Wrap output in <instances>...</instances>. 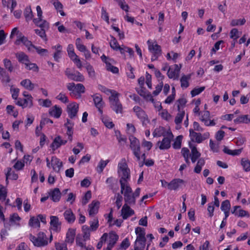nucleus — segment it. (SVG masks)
Returning a JSON list of instances; mask_svg holds the SVG:
<instances>
[{"mask_svg": "<svg viewBox=\"0 0 250 250\" xmlns=\"http://www.w3.org/2000/svg\"><path fill=\"white\" fill-rule=\"evenodd\" d=\"M232 214L238 217H245L247 216L249 217L250 215L248 211L241 209V207L236 206L233 207V210L231 211Z\"/></svg>", "mask_w": 250, "mask_h": 250, "instance_id": "obj_32", "label": "nucleus"}, {"mask_svg": "<svg viewBox=\"0 0 250 250\" xmlns=\"http://www.w3.org/2000/svg\"><path fill=\"white\" fill-rule=\"evenodd\" d=\"M189 135L191 139L198 143H201L206 138H203L201 134L194 132L192 129L189 130Z\"/></svg>", "mask_w": 250, "mask_h": 250, "instance_id": "obj_35", "label": "nucleus"}, {"mask_svg": "<svg viewBox=\"0 0 250 250\" xmlns=\"http://www.w3.org/2000/svg\"><path fill=\"white\" fill-rule=\"evenodd\" d=\"M10 92L12 94V98L18 101V99H19L18 96L20 93V89L18 88H14L13 86H12L10 88Z\"/></svg>", "mask_w": 250, "mask_h": 250, "instance_id": "obj_61", "label": "nucleus"}, {"mask_svg": "<svg viewBox=\"0 0 250 250\" xmlns=\"http://www.w3.org/2000/svg\"><path fill=\"white\" fill-rule=\"evenodd\" d=\"M33 97L31 95L28 98H25L24 99L19 98L17 101L16 104L22 107V108H31L33 104Z\"/></svg>", "mask_w": 250, "mask_h": 250, "instance_id": "obj_15", "label": "nucleus"}, {"mask_svg": "<svg viewBox=\"0 0 250 250\" xmlns=\"http://www.w3.org/2000/svg\"><path fill=\"white\" fill-rule=\"evenodd\" d=\"M23 14L26 21L28 22L33 19V14L30 6L25 7Z\"/></svg>", "mask_w": 250, "mask_h": 250, "instance_id": "obj_38", "label": "nucleus"}, {"mask_svg": "<svg viewBox=\"0 0 250 250\" xmlns=\"http://www.w3.org/2000/svg\"><path fill=\"white\" fill-rule=\"evenodd\" d=\"M89 224L90 225L89 228L91 229L92 231L97 230L99 227L98 218L97 217H94L92 220L89 221Z\"/></svg>", "mask_w": 250, "mask_h": 250, "instance_id": "obj_44", "label": "nucleus"}, {"mask_svg": "<svg viewBox=\"0 0 250 250\" xmlns=\"http://www.w3.org/2000/svg\"><path fill=\"white\" fill-rule=\"evenodd\" d=\"M68 91H70V94L76 97V98L81 97L82 94L85 91V88L82 83L75 84L74 83H69L66 85Z\"/></svg>", "mask_w": 250, "mask_h": 250, "instance_id": "obj_2", "label": "nucleus"}, {"mask_svg": "<svg viewBox=\"0 0 250 250\" xmlns=\"http://www.w3.org/2000/svg\"><path fill=\"white\" fill-rule=\"evenodd\" d=\"M63 216L66 221L69 224H73L76 219L75 214L70 208L64 211Z\"/></svg>", "mask_w": 250, "mask_h": 250, "instance_id": "obj_29", "label": "nucleus"}, {"mask_svg": "<svg viewBox=\"0 0 250 250\" xmlns=\"http://www.w3.org/2000/svg\"><path fill=\"white\" fill-rule=\"evenodd\" d=\"M61 192L58 188H55L49 192L51 199L54 202H58L61 197Z\"/></svg>", "mask_w": 250, "mask_h": 250, "instance_id": "obj_28", "label": "nucleus"}, {"mask_svg": "<svg viewBox=\"0 0 250 250\" xmlns=\"http://www.w3.org/2000/svg\"><path fill=\"white\" fill-rule=\"evenodd\" d=\"M148 45V49L152 53L161 54V47L156 42L151 43L150 40L147 42Z\"/></svg>", "mask_w": 250, "mask_h": 250, "instance_id": "obj_33", "label": "nucleus"}, {"mask_svg": "<svg viewBox=\"0 0 250 250\" xmlns=\"http://www.w3.org/2000/svg\"><path fill=\"white\" fill-rule=\"evenodd\" d=\"M79 111V104L74 102L70 104L67 105V112L68 117L71 119H73L77 116V113Z\"/></svg>", "mask_w": 250, "mask_h": 250, "instance_id": "obj_16", "label": "nucleus"}, {"mask_svg": "<svg viewBox=\"0 0 250 250\" xmlns=\"http://www.w3.org/2000/svg\"><path fill=\"white\" fill-rule=\"evenodd\" d=\"M16 57L20 63L26 64V63L29 62V57L23 52H19L16 54Z\"/></svg>", "mask_w": 250, "mask_h": 250, "instance_id": "obj_34", "label": "nucleus"}, {"mask_svg": "<svg viewBox=\"0 0 250 250\" xmlns=\"http://www.w3.org/2000/svg\"><path fill=\"white\" fill-rule=\"evenodd\" d=\"M135 232L137 235V239H146L145 237V229L141 227H137L135 229Z\"/></svg>", "mask_w": 250, "mask_h": 250, "instance_id": "obj_47", "label": "nucleus"}, {"mask_svg": "<svg viewBox=\"0 0 250 250\" xmlns=\"http://www.w3.org/2000/svg\"><path fill=\"white\" fill-rule=\"evenodd\" d=\"M29 239L35 247H42L45 246L48 244L46 235L43 232H39L37 234V236L30 234L29 235Z\"/></svg>", "mask_w": 250, "mask_h": 250, "instance_id": "obj_3", "label": "nucleus"}, {"mask_svg": "<svg viewBox=\"0 0 250 250\" xmlns=\"http://www.w3.org/2000/svg\"><path fill=\"white\" fill-rule=\"evenodd\" d=\"M67 52L70 59H72L73 57L76 56V54L74 51V46L72 44H69L67 47Z\"/></svg>", "mask_w": 250, "mask_h": 250, "instance_id": "obj_59", "label": "nucleus"}, {"mask_svg": "<svg viewBox=\"0 0 250 250\" xmlns=\"http://www.w3.org/2000/svg\"><path fill=\"white\" fill-rule=\"evenodd\" d=\"M183 137L182 135H179L176 138L173 144V147L175 149H179L181 146V142Z\"/></svg>", "mask_w": 250, "mask_h": 250, "instance_id": "obj_63", "label": "nucleus"}, {"mask_svg": "<svg viewBox=\"0 0 250 250\" xmlns=\"http://www.w3.org/2000/svg\"><path fill=\"white\" fill-rule=\"evenodd\" d=\"M20 84L25 89L29 91H32L35 87V84L28 79H26L21 81L20 83Z\"/></svg>", "mask_w": 250, "mask_h": 250, "instance_id": "obj_37", "label": "nucleus"}, {"mask_svg": "<svg viewBox=\"0 0 250 250\" xmlns=\"http://www.w3.org/2000/svg\"><path fill=\"white\" fill-rule=\"evenodd\" d=\"M100 202L98 200H93L88 205V212L90 217H94L99 211Z\"/></svg>", "mask_w": 250, "mask_h": 250, "instance_id": "obj_14", "label": "nucleus"}, {"mask_svg": "<svg viewBox=\"0 0 250 250\" xmlns=\"http://www.w3.org/2000/svg\"><path fill=\"white\" fill-rule=\"evenodd\" d=\"M110 46L111 48L114 50L119 51L121 54H124L125 49L120 46L117 40L112 36H110Z\"/></svg>", "mask_w": 250, "mask_h": 250, "instance_id": "obj_31", "label": "nucleus"}, {"mask_svg": "<svg viewBox=\"0 0 250 250\" xmlns=\"http://www.w3.org/2000/svg\"><path fill=\"white\" fill-rule=\"evenodd\" d=\"M129 140L130 141V147L137 160L139 161L141 159L140 144L139 141L133 136H130L129 137Z\"/></svg>", "mask_w": 250, "mask_h": 250, "instance_id": "obj_6", "label": "nucleus"}, {"mask_svg": "<svg viewBox=\"0 0 250 250\" xmlns=\"http://www.w3.org/2000/svg\"><path fill=\"white\" fill-rule=\"evenodd\" d=\"M117 172L121 177L120 182L121 187V193L125 196V158H122L118 165Z\"/></svg>", "mask_w": 250, "mask_h": 250, "instance_id": "obj_5", "label": "nucleus"}, {"mask_svg": "<svg viewBox=\"0 0 250 250\" xmlns=\"http://www.w3.org/2000/svg\"><path fill=\"white\" fill-rule=\"evenodd\" d=\"M190 148L191 149V154H190L191 160L193 163H194L198 159L200 158L201 153L197 150L196 146L190 145Z\"/></svg>", "mask_w": 250, "mask_h": 250, "instance_id": "obj_36", "label": "nucleus"}, {"mask_svg": "<svg viewBox=\"0 0 250 250\" xmlns=\"http://www.w3.org/2000/svg\"><path fill=\"white\" fill-rule=\"evenodd\" d=\"M51 166L53 170L57 172H59L62 167V162L56 156H52L51 158Z\"/></svg>", "mask_w": 250, "mask_h": 250, "instance_id": "obj_23", "label": "nucleus"}, {"mask_svg": "<svg viewBox=\"0 0 250 250\" xmlns=\"http://www.w3.org/2000/svg\"><path fill=\"white\" fill-rule=\"evenodd\" d=\"M57 47V50H56L53 55V58L54 60L59 62V59L62 57V46L61 45H59Z\"/></svg>", "mask_w": 250, "mask_h": 250, "instance_id": "obj_53", "label": "nucleus"}, {"mask_svg": "<svg viewBox=\"0 0 250 250\" xmlns=\"http://www.w3.org/2000/svg\"><path fill=\"white\" fill-rule=\"evenodd\" d=\"M179 112L177 113L174 120V122L176 125V128L179 129L181 128L180 124L182 123L185 115V111L180 110L179 105L178 106Z\"/></svg>", "mask_w": 250, "mask_h": 250, "instance_id": "obj_25", "label": "nucleus"}, {"mask_svg": "<svg viewBox=\"0 0 250 250\" xmlns=\"http://www.w3.org/2000/svg\"><path fill=\"white\" fill-rule=\"evenodd\" d=\"M101 60L103 62L106 64V68L107 71H110L113 73L116 74L119 72V69L118 67L112 65L110 62L107 61L108 58L104 54L101 57Z\"/></svg>", "mask_w": 250, "mask_h": 250, "instance_id": "obj_21", "label": "nucleus"}, {"mask_svg": "<svg viewBox=\"0 0 250 250\" xmlns=\"http://www.w3.org/2000/svg\"><path fill=\"white\" fill-rule=\"evenodd\" d=\"M75 45L77 49L81 52L85 51L86 49V47L83 44L82 41L80 38L76 39Z\"/></svg>", "mask_w": 250, "mask_h": 250, "instance_id": "obj_50", "label": "nucleus"}, {"mask_svg": "<svg viewBox=\"0 0 250 250\" xmlns=\"http://www.w3.org/2000/svg\"><path fill=\"white\" fill-rule=\"evenodd\" d=\"M74 123L67 118L66 122L64 124V126L66 129V134L68 137V140L71 142L73 139Z\"/></svg>", "mask_w": 250, "mask_h": 250, "instance_id": "obj_10", "label": "nucleus"}, {"mask_svg": "<svg viewBox=\"0 0 250 250\" xmlns=\"http://www.w3.org/2000/svg\"><path fill=\"white\" fill-rule=\"evenodd\" d=\"M180 67L178 64H174L173 68L169 67L167 72V75L169 79L177 80L179 77Z\"/></svg>", "mask_w": 250, "mask_h": 250, "instance_id": "obj_18", "label": "nucleus"}, {"mask_svg": "<svg viewBox=\"0 0 250 250\" xmlns=\"http://www.w3.org/2000/svg\"><path fill=\"white\" fill-rule=\"evenodd\" d=\"M243 169L246 171H250V161L245 158H242L241 162Z\"/></svg>", "mask_w": 250, "mask_h": 250, "instance_id": "obj_58", "label": "nucleus"}, {"mask_svg": "<svg viewBox=\"0 0 250 250\" xmlns=\"http://www.w3.org/2000/svg\"><path fill=\"white\" fill-rule=\"evenodd\" d=\"M88 76L90 78H94L95 77V71L92 65L89 62H86L85 66Z\"/></svg>", "mask_w": 250, "mask_h": 250, "instance_id": "obj_51", "label": "nucleus"}, {"mask_svg": "<svg viewBox=\"0 0 250 250\" xmlns=\"http://www.w3.org/2000/svg\"><path fill=\"white\" fill-rule=\"evenodd\" d=\"M67 143V140L62 139L60 135H58L54 138L50 147L54 151L60 148L62 146L65 145Z\"/></svg>", "mask_w": 250, "mask_h": 250, "instance_id": "obj_13", "label": "nucleus"}, {"mask_svg": "<svg viewBox=\"0 0 250 250\" xmlns=\"http://www.w3.org/2000/svg\"><path fill=\"white\" fill-rule=\"evenodd\" d=\"M101 119L102 122L107 128L111 129L114 127V125L111 121V120L107 117L104 116L103 114L101 115Z\"/></svg>", "mask_w": 250, "mask_h": 250, "instance_id": "obj_39", "label": "nucleus"}, {"mask_svg": "<svg viewBox=\"0 0 250 250\" xmlns=\"http://www.w3.org/2000/svg\"><path fill=\"white\" fill-rule=\"evenodd\" d=\"M62 113V108L55 105L50 108L49 110V114L55 118H59L60 117Z\"/></svg>", "mask_w": 250, "mask_h": 250, "instance_id": "obj_26", "label": "nucleus"}, {"mask_svg": "<svg viewBox=\"0 0 250 250\" xmlns=\"http://www.w3.org/2000/svg\"><path fill=\"white\" fill-rule=\"evenodd\" d=\"M75 235L76 229L69 228L66 233L65 242L67 244H72L74 243Z\"/></svg>", "mask_w": 250, "mask_h": 250, "instance_id": "obj_22", "label": "nucleus"}, {"mask_svg": "<svg viewBox=\"0 0 250 250\" xmlns=\"http://www.w3.org/2000/svg\"><path fill=\"white\" fill-rule=\"evenodd\" d=\"M35 33L38 35L41 38H42L43 41L46 42L47 41V38L46 34V31L44 30V29H36L34 30Z\"/></svg>", "mask_w": 250, "mask_h": 250, "instance_id": "obj_55", "label": "nucleus"}, {"mask_svg": "<svg viewBox=\"0 0 250 250\" xmlns=\"http://www.w3.org/2000/svg\"><path fill=\"white\" fill-rule=\"evenodd\" d=\"M33 21L37 26L41 28L40 29H44V30L46 31L49 29V23L45 20L43 19H33Z\"/></svg>", "mask_w": 250, "mask_h": 250, "instance_id": "obj_19", "label": "nucleus"}, {"mask_svg": "<svg viewBox=\"0 0 250 250\" xmlns=\"http://www.w3.org/2000/svg\"><path fill=\"white\" fill-rule=\"evenodd\" d=\"M191 78V74L183 75L181 79V86L182 88H186L189 86L188 81Z\"/></svg>", "mask_w": 250, "mask_h": 250, "instance_id": "obj_40", "label": "nucleus"}, {"mask_svg": "<svg viewBox=\"0 0 250 250\" xmlns=\"http://www.w3.org/2000/svg\"><path fill=\"white\" fill-rule=\"evenodd\" d=\"M21 220V217L17 213H14L11 214L9 218V221L12 225H15L18 226H20V224L19 223H17V222H20Z\"/></svg>", "mask_w": 250, "mask_h": 250, "instance_id": "obj_46", "label": "nucleus"}, {"mask_svg": "<svg viewBox=\"0 0 250 250\" xmlns=\"http://www.w3.org/2000/svg\"><path fill=\"white\" fill-rule=\"evenodd\" d=\"M50 229L54 232L58 233L61 230L62 223L57 216L51 215L50 216Z\"/></svg>", "mask_w": 250, "mask_h": 250, "instance_id": "obj_9", "label": "nucleus"}, {"mask_svg": "<svg viewBox=\"0 0 250 250\" xmlns=\"http://www.w3.org/2000/svg\"><path fill=\"white\" fill-rule=\"evenodd\" d=\"M21 43L25 45L28 51H31L32 48L35 47V45L30 41L28 40L27 37L22 35L21 33H20L14 43L17 45H19Z\"/></svg>", "mask_w": 250, "mask_h": 250, "instance_id": "obj_8", "label": "nucleus"}, {"mask_svg": "<svg viewBox=\"0 0 250 250\" xmlns=\"http://www.w3.org/2000/svg\"><path fill=\"white\" fill-rule=\"evenodd\" d=\"M173 136L171 133H168L167 137L164 136L163 140L157 143L158 147L160 149H167L170 147L171 140Z\"/></svg>", "mask_w": 250, "mask_h": 250, "instance_id": "obj_12", "label": "nucleus"}, {"mask_svg": "<svg viewBox=\"0 0 250 250\" xmlns=\"http://www.w3.org/2000/svg\"><path fill=\"white\" fill-rule=\"evenodd\" d=\"M82 229L83 232V237L84 239V241L89 240L90 236V231H91V229L89 228L88 226L84 225L82 227Z\"/></svg>", "mask_w": 250, "mask_h": 250, "instance_id": "obj_49", "label": "nucleus"}, {"mask_svg": "<svg viewBox=\"0 0 250 250\" xmlns=\"http://www.w3.org/2000/svg\"><path fill=\"white\" fill-rule=\"evenodd\" d=\"M140 191L141 189L138 188L133 192L131 188L126 184V205H134L136 203V198L139 196Z\"/></svg>", "mask_w": 250, "mask_h": 250, "instance_id": "obj_4", "label": "nucleus"}, {"mask_svg": "<svg viewBox=\"0 0 250 250\" xmlns=\"http://www.w3.org/2000/svg\"><path fill=\"white\" fill-rule=\"evenodd\" d=\"M146 239H136L134 250H144L146 246Z\"/></svg>", "mask_w": 250, "mask_h": 250, "instance_id": "obj_42", "label": "nucleus"}, {"mask_svg": "<svg viewBox=\"0 0 250 250\" xmlns=\"http://www.w3.org/2000/svg\"><path fill=\"white\" fill-rule=\"evenodd\" d=\"M4 67L9 71L11 72L13 71V67L11 61L7 59H4L3 61Z\"/></svg>", "mask_w": 250, "mask_h": 250, "instance_id": "obj_62", "label": "nucleus"}, {"mask_svg": "<svg viewBox=\"0 0 250 250\" xmlns=\"http://www.w3.org/2000/svg\"><path fill=\"white\" fill-rule=\"evenodd\" d=\"M91 198V192L90 190L86 191L82 199V204L83 206L88 203Z\"/></svg>", "mask_w": 250, "mask_h": 250, "instance_id": "obj_57", "label": "nucleus"}, {"mask_svg": "<svg viewBox=\"0 0 250 250\" xmlns=\"http://www.w3.org/2000/svg\"><path fill=\"white\" fill-rule=\"evenodd\" d=\"M133 111L136 116L141 120L143 124H146L149 122L147 116L141 107L138 106H135L133 107Z\"/></svg>", "mask_w": 250, "mask_h": 250, "instance_id": "obj_17", "label": "nucleus"}, {"mask_svg": "<svg viewBox=\"0 0 250 250\" xmlns=\"http://www.w3.org/2000/svg\"><path fill=\"white\" fill-rule=\"evenodd\" d=\"M185 183V181L181 179L177 178L172 180L167 184V188L169 190H176L180 188L182 184Z\"/></svg>", "mask_w": 250, "mask_h": 250, "instance_id": "obj_20", "label": "nucleus"}, {"mask_svg": "<svg viewBox=\"0 0 250 250\" xmlns=\"http://www.w3.org/2000/svg\"><path fill=\"white\" fill-rule=\"evenodd\" d=\"M92 97L93 98L95 106L98 109L100 115H102L103 113V109L104 105V103L103 100L102 96L98 93H96L92 96Z\"/></svg>", "mask_w": 250, "mask_h": 250, "instance_id": "obj_11", "label": "nucleus"}, {"mask_svg": "<svg viewBox=\"0 0 250 250\" xmlns=\"http://www.w3.org/2000/svg\"><path fill=\"white\" fill-rule=\"evenodd\" d=\"M117 182V180L113 177L107 178L106 180L108 188L113 191H114L116 188Z\"/></svg>", "mask_w": 250, "mask_h": 250, "instance_id": "obj_43", "label": "nucleus"}, {"mask_svg": "<svg viewBox=\"0 0 250 250\" xmlns=\"http://www.w3.org/2000/svg\"><path fill=\"white\" fill-rule=\"evenodd\" d=\"M56 98L64 104L67 103L69 102L68 99L66 96L65 94L62 92H61L58 96H56Z\"/></svg>", "mask_w": 250, "mask_h": 250, "instance_id": "obj_64", "label": "nucleus"}, {"mask_svg": "<svg viewBox=\"0 0 250 250\" xmlns=\"http://www.w3.org/2000/svg\"><path fill=\"white\" fill-rule=\"evenodd\" d=\"M98 88L106 95H111L109 97L111 108L117 114L122 113L123 107L119 100V94L116 91L109 89L102 84H98Z\"/></svg>", "mask_w": 250, "mask_h": 250, "instance_id": "obj_1", "label": "nucleus"}, {"mask_svg": "<svg viewBox=\"0 0 250 250\" xmlns=\"http://www.w3.org/2000/svg\"><path fill=\"white\" fill-rule=\"evenodd\" d=\"M246 22V20L244 18L240 19H233L231 20L230 25L231 26H235L238 25H244Z\"/></svg>", "mask_w": 250, "mask_h": 250, "instance_id": "obj_56", "label": "nucleus"}, {"mask_svg": "<svg viewBox=\"0 0 250 250\" xmlns=\"http://www.w3.org/2000/svg\"><path fill=\"white\" fill-rule=\"evenodd\" d=\"M25 65L26 69L27 70H32L35 72H38L39 71V67L36 63H31L29 62L26 63V64Z\"/></svg>", "mask_w": 250, "mask_h": 250, "instance_id": "obj_60", "label": "nucleus"}, {"mask_svg": "<svg viewBox=\"0 0 250 250\" xmlns=\"http://www.w3.org/2000/svg\"><path fill=\"white\" fill-rule=\"evenodd\" d=\"M28 224L30 227H32L40 228V222L39 220L38 216H37V217L35 216L31 217L29 221Z\"/></svg>", "mask_w": 250, "mask_h": 250, "instance_id": "obj_48", "label": "nucleus"}, {"mask_svg": "<svg viewBox=\"0 0 250 250\" xmlns=\"http://www.w3.org/2000/svg\"><path fill=\"white\" fill-rule=\"evenodd\" d=\"M205 164V160L203 158L198 159L196 166L194 168V172L196 173H200L202 170V167Z\"/></svg>", "mask_w": 250, "mask_h": 250, "instance_id": "obj_41", "label": "nucleus"}, {"mask_svg": "<svg viewBox=\"0 0 250 250\" xmlns=\"http://www.w3.org/2000/svg\"><path fill=\"white\" fill-rule=\"evenodd\" d=\"M109 160H106L104 161L103 159H101L99 162L97 167L96 170L98 173H101L103 171L104 168L109 162Z\"/></svg>", "mask_w": 250, "mask_h": 250, "instance_id": "obj_45", "label": "nucleus"}, {"mask_svg": "<svg viewBox=\"0 0 250 250\" xmlns=\"http://www.w3.org/2000/svg\"><path fill=\"white\" fill-rule=\"evenodd\" d=\"M7 196V189L6 187L0 184V200L4 201Z\"/></svg>", "mask_w": 250, "mask_h": 250, "instance_id": "obj_54", "label": "nucleus"}, {"mask_svg": "<svg viewBox=\"0 0 250 250\" xmlns=\"http://www.w3.org/2000/svg\"><path fill=\"white\" fill-rule=\"evenodd\" d=\"M0 80L3 85L6 86L10 82L11 79L9 74L1 67L0 66Z\"/></svg>", "mask_w": 250, "mask_h": 250, "instance_id": "obj_27", "label": "nucleus"}, {"mask_svg": "<svg viewBox=\"0 0 250 250\" xmlns=\"http://www.w3.org/2000/svg\"><path fill=\"white\" fill-rule=\"evenodd\" d=\"M8 2H11V5L10 7V11L13 13L14 17L16 19H20L22 14V11L21 9L14 10L15 8L17 6V3L16 0H8Z\"/></svg>", "mask_w": 250, "mask_h": 250, "instance_id": "obj_24", "label": "nucleus"}, {"mask_svg": "<svg viewBox=\"0 0 250 250\" xmlns=\"http://www.w3.org/2000/svg\"><path fill=\"white\" fill-rule=\"evenodd\" d=\"M119 236L115 232L111 231L109 233V240L107 246L109 250L113 248Z\"/></svg>", "mask_w": 250, "mask_h": 250, "instance_id": "obj_30", "label": "nucleus"}, {"mask_svg": "<svg viewBox=\"0 0 250 250\" xmlns=\"http://www.w3.org/2000/svg\"><path fill=\"white\" fill-rule=\"evenodd\" d=\"M65 75L70 80L76 82H83L84 77L79 71L72 70L70 68H67L64 71Z\"/></svg>", "mask_w": 250, "mask_h": 250, "instance_id": "obj_7", "label": "nucleus"}, {"mask_svg": "<svg viewBox=\"0 0 250 250\" xmlns=\"http://www.w3.org/2000/svg\"><path fill=\"white\" fill-rule=\"evenodd\" d=\"M15 107L12 105H8L6 107L7 113L12 115L14 118L17 117L19 112L17 110H14Z\"/></svg>", "mask_w": 250, "mask_h": 250, "instance_id": "obj_52", "label": "nucleus"}]
</instances>
